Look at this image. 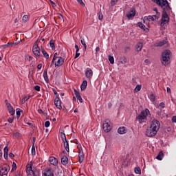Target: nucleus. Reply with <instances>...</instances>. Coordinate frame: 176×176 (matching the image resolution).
I'll list each match as a JSON object with an SVG mask.
<instances>
[{
	"mask_svg": "<svg viewBox=\"0 0 176 176\" xmlns=\"http://www.w3.org/2000/svg\"><path fill=\"white\" fill-rule=\"evenodd\" d=\"M64 64V59L61 56H58V58H56L54 66L56 67H61Z\"/></svg>",
	"mask_w": 176,
	"mask_h": 176,
	"instance_id": "9",
	"label": "nucleus"
},
{
	"mask_svg": "<svg viewBox=\"0 0 176 176\" xmlns=\"http://www.w3.org/2000/svg\"><path fill=\"white\" fill-rule=\"evenodd\" d=\"M27 20H28V16L24 15L22 18V21H23V23H27Z\"/></svg>",
	"mask_w": 176,
	"mask_h": 176,
	"instance_id": "44",
	"label": "nucleus"
},
{
	"mask_svg": "<svg viewBox=\"0 0 176 176\" xmlns=\"http://www.w3.org/2000/svg\"><path fill=\"white\" fill-rule=\"evenodd\" d=\"M8 122L10 123H13V118H8Z\"/></svg>",
	"mask_w": 176,
	"mask_h": 176,
	"instance_id": "64",
	"label": "nucleus"
},
{
	"mask_svg": "<svg viewBox=\"0 0 176 176\" xmlns=\"http://www.w3.org/2000/svg\"><path fill=\"white\" fill-rule=\"evenodd\" d=\"M33 174V176H39V174L38 173V172L35 173L34 171L32 172Z\"/></svg>",
	"mask_w": 176,
	"mask_h": 176,
	"instance_id": "60",
	"label": "nucleus"
},
{
	"mask_svg": "<svg viewBox=\"0 0 176 176\" xmlns=\"http://www.w3.org/2000/svg\"><path fill=\"white\" fill-rule=\"evenodd\" d=\"M120 61L121 64H126L127 63V58L126 57L123 56L120 58Z\"/></svg>",
	"mask_w": 176,
	"mask_h": 176,
	"instance_id": "31",
	"label": "nucleus"
},
{
	"mask_svg": "<svg viewBox=\"0 0 176 176\" xmlns=\"http://www.w3.org/2000/svg\"><path fill=\"white\" fill-rule=\"evenodd\" d=\"M104 18V16L102 15V14H100L98 16V19L99 20H102V19Z\"/></svg>",
	"mask_w": 176,
	"mask_h": 176,
	"instance_id": "57",
	"label": "nucleus"
},
{
	"mask_svg": "<svg viewBox=\"0 0 176 176\" xmlns=\"http://www.w3.org/2000/svg\"><path fill=\"white\" fill-rule=\"evenodd\" d=\"M118 133L119 134H126V127L124 126L120 127L118 129Z\"/></svg>",
	"mask_w": 176,
	"mask_h": 176,
	"instance_id": "23",
	"label": "nucleus"
},
{
	"mask_svg": "<svg viewBox=\"0 0 176 176\" xmlns=\"http://www.w3.org/2000/svg\"><path fill=\"white\" fill-rule=\"evenodd\" d=\"M157 115H158L159 118L163 119V118H164V111H163V109H160V111L157 112Z\"/></svg>",
	"mask_w": 176,
	"mask_h": 176,
	"instance_id": "25",
	"label": "nucleus"
},
{
	"mask_svg": "<svg viewBox=\"0 0 176 176\" xmlns=\"http://www.w3.org/2000/svg\"><path fill=\"white\" fill-rule=\"evenodd\" d=\"M160 129V122L157 120H153L151 126L146 131V137H155Z\"/></svg>",
	"mask_w": 176,
	"mask_h": 176,
	"instance_id": "1",
	"label": "nucleus"
},
{
	"mask_svg": "<svg viewBox=\"0 0 176 176\" xmlns=\"http://www.w3.org/2000/svg\"><path fill=\"white\" fill-rule=\"evenodd\" d=\"M76 98L80 101V102H83V99H82V96H80V95L77 96Z\"/></svg>",
	"mask_w": 176,
	"mask_h": 176,
	"instance_id": "49",
	"label": "nucleus"
},
{
	"mask_svg": "<svg viewBox=\"0 0 176 176\" xmlns=\"http://www.w3.org/2000/svg\"><path fill=\"white\" fill-rule=\"evenodd\" d=\"M166 91H167V93H171V89H170V87H167Z\"/></svg>",
	"mask_w": 176,
	"mask_h": 176,
	"instance_id": "63",
	"label": "nucleus"
},
{
	"mask_svg": "<svg viewBox=\"0 0 176 176\" xmlns=\"http://www.w3.org/2000/svg\"><path fill=\"white\" fill-rule=\"evenodd\" d=\"M154 1L163 9V12H170L171 10V8L167 0H154Z\"/></svg>",
	"mask_w": 176,
	"mask_h": 176,
	"instance_id": "3",
	"label": "nucleus"
},
{
	"mask_svg": "<svg viewBox=\"0 0 176 176\" xmlns=\"http://www.w3.org/2000/svg\"><path fill=\"white\" fill-rule=\"evenodd\" d=\"M9 157H10V159H13V157H14V154L13 153H10Z\"/></svg>",
	"mask_w": 176,
	"mask_h": 176,
	"instance_id": "55",
	"label": "nucleus"
},
{
	"mask_svg": "<svg viewBox=\"0 0 176 176\" xmlns=\"http://www.w3.org/2000/svg\"><path fill=\"white\" fill-rule=\"evenodd\" d=\"M49 162L52 166H57V164H58V160L54 157H50L49 158Z\"/></svg>",
	"mask_w": 176,
	"mask_h": 176,
	"instance_id": "13",
	"label": "nucleus"
},
{
	"mask_svg": "<svg viewBox=\"0 0 176 176\" xmlns=\"http://www.w3.org/2000/svg\"><path fill=\"white\" fill-rule=\"evenodd\" d=\"M141 87H142L141 85H136V87H135V89H134V91L135 93H138V91H140V90H141Z\"/></svg>",
	"mask_w": 176,
	"mask_h": 176,
	"instance_id": "37",
	"label": "nucleus"
},
{
	"mask_svg": "<svg viewBox=\"0 0 176 176\" xmlns=\"http://www.w3.org/2000/svg\"><path fill=\"white\" fill-rule=\"evenodd\" d=\"M41 52H42L43 56L45 58H47V59L49 58V54H47V52H46V50L41 49Z\"/></svg>",
	"mask_w": 176,
	"mask_h": 176,
	"instance_id": "30",
	"label": "nucleus"
},
{
	"mask_svg": "<svg viewBox=\"0 0 176 176\" xmlns=\"http://www.w3.org/2000/svg\"><path fill=\"white\" fill-rule=\"evenodd\" d=\"M60 138L62 139V141L63 142H65V141H67V137L65 136V133H60Z\"/></svg>",
	"mask_w": 176,
	"mask_h": 176,
	"instance_id": "33",
	"label": "nucleus"
},
{
	"mask_svg": "<svg viewBox=\"0 0 176 176\" xmlns=\"http://www.w3.org/2000/svg\"><path fill=\"white\" fill-rule=\"evenodd\" d=\"M6 105H7L8 109L13 107L12 106V104L10 103H9V102H6Z\"/></svg>",
	"mask_w": 176,
	"mask_h": 176,
	"instance_id": "53",
	"label": "nucleus"
},
{
	"mask_svg": "<svg viewBox=\"0 0 176 176\" xmlns=\"http://www.w3.org/2000/svg\"><path fill=\"white\" fill-rule=\"evenodd\" d=\"M85 76L86 78H87V79H91V78L93 77V70L91 69H88L85 72Z\"/></svg>",
	"mask_w": 176,
	"mask_h": 176,
	"instance_id": "14",
	"label": "nucleus"
},
{
	"mask_svg": "<svg viewBox=\"0 0 176 176\" xmlns=\"http://www.w3.org/2000/svg\"><path fill=\"white\" fill-rule=\"evenodd\" d=\"M159 107H160V108H164L166 107V104H164V102H162L160 103Z\"/></svg>",
	"mask_w": 176,
	"mask_h": 176,
	"instance_id": "50",
	"label": "nucleus"
},
{
	"mask_svg": "<svg viewBox=\"0 0 176 176\" xmlns=\"http://www.w3.org/2000/svg\"><path fill=\"white\" fill-rule=\"evenodd\" d=\"M147 116H151V111H149V109H145V110L141 111L137 118L139 123H144L146 120Z\"/></svg>",
	"mask_w": 176,
	"mask_h": 176,
	"instance_id": "4",
	"label": "nucleus"
},
{
	"mask_svg": "<svg viewBox=\"0 0 176 176\" xmlns=\"http://www.w3.org/2000/svg\"><path fill=\"white\" fill-rule=\"evenodd\" d=\"M26 171L28 173H30V171H32V173H34V170H32V162H30L28 164V166H26Z\"/></svg>",
	"mask_w": 176,
	"mask_h": 176,
	"instance_id": "24",
	"label": "nucleus"
},
{
	"mask_svg": "<svg viewBox=\"0 0 176 176\" xmlns=\"http://www.w3.org/2000/svg\"><path fill=\"white\" fill-rule=\"evenodd\" d=\"M54 105L56 107V108H58V109H61L63 108V106H61V100H60V97L55 98Z\"/></svg>",
	"mask_w": 176,
	"mask_h": 176,
	"instance_id": "10",
	"label": "nucleus"
},
{
	"mask_svg": "<svg viewBox=\"0 0 176 176\" xmlns=\"http://www.w3.org/2000/svg\"><path fill=\"white\" fill-rule=\"evenodd\" d=\"M168 11H163L162 16L161 19V25H164V24H168V21H170V18L168 17V14H167Z\"/></svg>",
	"mask_w": 176,
	"mask_h": 176,
	"instance_id": "6",
	"label": "nucleus"
},
{
	"mask_svg": "<svg viewBox=\"0 0 176 176\" xmlns=\"http://www.w3.org/2000/svg\"><path fill=\"white\" fill-rule=\"evenodd\" d=\"M75 49H76V52H79V46H78V45H75Z\"/></svg>",
	"mask_w": 176,
	"mask_h": 176,
	"instance_id": "58",
	"label": "nucleus"
},
{
	"mask_svg": "<svg viewBox=\"0 0 176 176\" xmlns=\"http://www.w3.org/2000/svg\"><path fill=\"white\" fill-rule=\"evenodd\" d=\"M52 91H53L54 94L56 96V98H58L60 97L58 96V94L57 93V91L55 89H52Z\"/></svg>",
	"mask_w": 176,
	"mask_h": 176,
	"instance_id": "45",
	"label": "nucleus"
},
{
	"mask_svg": "<svg viewBox=\"0 0 176 176\" xmlns=\"http://www.w3.org/2000/svg\"><path fill=\"white\" fill-rule=\"evenodd\" d=\"M39 50L40 48L38 46V43L36 42L32 47V52L34 56H36L37 57H39V56H41V52Z\"/></svg>",
	"mask_w": 176,
	"mask_h": 176,
	"instance_id": "8",
	"label": "nucleus"
},
{
	"mask_svg": "<svg viewBox=\"0 0 176 176\" xmlns=\"http://www.w3.org/2000/svg\"><path fill=\"white\" fill-rule=\"evenodd\" d=\"M167 43V41L166 40H162L157 43H155V46L157 47H162V46H164Z\"/></svg>",
	"mask_w": 176,
	"mask_h": 176,
	"instance_id": "15",
	"label": "nucleus"
},
{
	"mask_svg": "<svg viewBox=\"0 0 176 176\" xmlns=\"http://www.w3.org/2000/svg\"><path fill=\"white\" fill-rule=\"evenodd\" d=\"M142 43H138L135 45L136 52H141L142 50Z\"/></svg>",
	"mask_w": 176,
	"mask_h": 176,
	"instance_id": "21",
	"label": "nucleus"
},
{
	"mask_svg": "<svg viewBox=\"0 0 176 176\" xmlns=\"http://www.w3.org/2000/svg\"><path fill=\"white\" fill-rule=\"evenodd\" d=\"M163 157H164V154L163 153V152L160 151L157 155L156 159H157V160H162Z\"/></svg>",
	"mask_w": 176,
	"mask_h": 176,
	"instance_id": "27",
	"label": "nucleus"
},
{
	"mask_svg": "<svg viewBox=\"0 0 176 176\" xmlns=\"http://www.w3.org/2000/svg\"><path fill=\"white\" fill-rule=\"evenodd\" d=\"M85 159V155H83V151L81 150L78 154V162L79 163H82Z\"/></svg>",
	"mask_w": 176,
	"mask_h": 176,
	"instance_id": "16",
	"label": "nucleus"
},
{
	"mask_svg": "<svg viewBox=\"0 0 176 176\" xmlns=\"http://www.w3.org/2000/svg\"><path fill=\"white\" fill-rule=\"evenodd\" d=\"M43 176H54V174L53 173V171H52L50 169H48L45 170Z\"/></svg>",
	"mask_w": 176,
	"mask_h": 176,
	"instance_id": "18",
	"label": "nucleus"
},
{
	"mask_svg": "<svg viewBox=\"0 0 176 176\" xmlns=\"http://www.w3.org/2000/svg\"><path fill=\"white\" fill-rule=\"evenodd\" d=\"M3 152H4V154H3V157H4V159H6V160H8V152H9V148H8V146H6L4 149H3Z\"/></svg>",
	"mask_w": 176,
	"mask_h": 176,
	"instance_id": "17",
	"label": "nucleus"
},
{
	"mask_svg": "<svg viewBox=\"0 0 176 176\" xmlns=\"http://www.w3.org/2000/svg\"><path fill=\"white\" fill-rule=\"evenodd\" d=\"M49 126H50V122L46 121L45 122V127L47 128V127H49Z\"/></svg>",
	"mask_w": 176,
	"mask_h": 176,
	"instance_id": "51",
	"label": "nucleus"
},
{
	"mask_svg": "<svg viewBox=\"0 0 176 176\" xmlns=\"http://www.w3.org/2000/svg\"><path fill=\"white\" fill-rule=\"evenodd\" d=\"M43 78L44 80H45L46 83H49V76H47V70H45L43 72Z\"/></svg>",
	"mask_w": 176,
	"mask_h": 176,
	"instance_id": "22",
	"label": "nucleus"
},
{
	"mask_svg": "<svg viewBox=\"0 0 176 176\" xmlns=\"http://www.w3.org/2000/svg\"><path fill=\"white\" fill-rule=\"evenodd\" d=\"M35 142L34 141L33 142V145H32V155H35L36 153V151H35Z\"/></svg>",
	"mask_w": 176,
	"mask_h": 176,
	"instance_id": "41",
	"label": "nucleus"
},
{
	"mask_svg": "<svg viewBox=\"0 0 176 176\" xmlns=\"http://www.w3.org/2000/svg\"><path fill=\"white\" fill-rule=\"evenodd\" d=\"M16 169H17V166L16 165V162H13L11 171H14V170H16Z\"/></svg>",
	"mask_w": 176,
	"mask_h": 176,
	"instance_id": "43",
	"label": "nucleus"
},
{
	"mask_svg": "<svg viewBox=\"0 0 176 176\" xmlns=\"http://www.w3.org/2000/svg\"><path fill=\"white\" fill-rule=\"evenodd\" d=\"M30 96H28V97L24 96L23 100H22V104H25V102L26 101H28V100H30Z\"/></svg>",
	"mask_w": 176,
	"mask_h": 176,
	"instance_id": "42",
	"label": "nucleus"
},
{
	"mask_svg": "<svg viewBox=\"0 0 176 176\" xmlns=\"http://www.w3.org/2000/svg\"><path fill=\"white\" fill-rule=\"evenodd\" d=\"M34 89L36 91H41V87L39 85H36L34 87Z\"/></svg>",
	"mask_w": 176,
	"mask_h": 176,
	"instance_id": "48",
	"label": "nucleus"
},
{
	"mask_svg": "<svg viewBox=\"0 0 176 176\" xmlns=\"http://www.w3.org/2000/svg\"><path fill=\"white\" fill-rule=\"evenodd\" d=\"M144 63L146 64V65H149V64H151V61L148 59H146Z\"/></svg>",
	"mask_w": 176,
	"mask_h": 176,
	"instance_id": "54",
	"label": "nucleus"
},
{
	"mask_svg": "<svg viewBox=\"0 0 176 176\" xmlns=\"http://www.w3.org/2000/svg\"><path fill=\"white\" fill-rule=\"evenodd\" d=\"M135 16V10L133 9L126 14V17L129 20H131Z\"/></svg>",
	"mask_w": 176,
	"mask_h": 176,
	"instance_id": "12",
	"label": "nucleus"
},
{
	"mask_svg": "<svg viewBox=\"0 0 176 176\" xmlns=\"http://www.w3.org/2000/svg\"><path fill=\"white\" fill-rule=\"evenodd\" d=\"M9 171H10V166H9L8 164H5L1 166L0 170V175H8Z\"/></svg>",
	"mask_w": 176,
	"mask_h": 176,
	"instance_id": "5",
	"label": "nucleus"
},
{
	"mask_svg": "<svg viewBox=\"0 0 176 176\" xmlns=\"http://www.w3.org/2000/svg\"><path fill=\"white\" fill-rule=\"evenodd\" d=\"M37 68H38V69H42V64H38V65H37Z\"/></svg>",
	"mask_w": 176,
	"mask_h": 176,
	"instance_id": "62",
	"label": "nucleus"
},
{
	"mask_svg": "<svg viewBox=\"0 0 176 176\" xmlns=\"http://www.w3.org/2000/svg\"><path fill=\"white\" fill-rule=\"evenodd\" d=\"M159 17H160V12H157L155 15H149L147 16H144V20H147V21H157L159 20Z\"/></svg>",
	"mask_w": 176,
	"mask_h": 176,
	"instance_id": "7",
	"label": "nucleus"
},
{
	"mask_svg": "<svg viewBox=\"0 0 176 176\" xmlns=\"http://www.w3.org/2000/svg\"><path fill=\"white\" fill-rule=\"evenodd\" d=\"M138 27H140V28H141L142 30H144V31H146V30H148L145 26V25L142 23V22H138Z\"/></svg>",
	"mask_w": 176,
	"mask_h": 176,
	"instance_id": "28",
	"label": "nucleus"
},
{
	"mask_svg": "<svg viewBox=\"0 0 176 176\" xmlns=\"http://www.w3.org/2000/svg\"><path fill=\"white\" fill-rule=\"evenodd\" d=\"M14 45H16V43H8L6 45H3L2 47H9V46H14Z\"/></svg>",
	"mask_w": 176,
	"mask_h": 176,
	"instance_id": "39",
	"label": "nucleus"
},
{
	"mask_svg": "<svg viewBox=\"0 0 176 176\" xmlns=\"http://www.w3.org/2000/svg\"><path fill=\"white\" fill-rule=\"evenodd\" d=\"M56 41L51 39L50 41V46L53 50H56V46L54 45Z\"/></svg>",
	"mask_w": 176,
	"mask_h": 176,
	"instance_id": "26",
	"label": "nucleus"
},
{
	"mask_svg": "<svg viewBox=\"0 0 176 176\" xmlns=\"http://www.w3.org/2000/svg\"><path fill=\"white\" fill-rule=\"evenodd\" d=\"M86 87H87V81L83 80L80 85V89L82 91H84V90H86Z\"/></svg>",
	"mask_w": 176,
	"mask_h": 176,
	"instance_id": "20",
	"label": "nucleus"
},
{
	"mask_svg": "<svg viewBox=\"0 0 176 176\" xmlns=\"http://www.w3.org/2000/svg\"><path fill=\"white\" fill-rule=\"evenodd\" d=\"M109 61L110 62L111 64L115 63V58H113V56L109 55Z\"/></svg>",
	"mask_w": 176,
	"mask_h": 176,
	"instance_id": "34",
	"label": "nucleus"
},
{
	"mask_svg": "<svg viewBox=\"0 0 176 176\" xmlns=\"http://www.w3.org/2000/svg\"><path fill=\"white\" fill-rule=\"evenodd\" d=\"M172 122H173V123H176V116H174L172 118Z\"/></svg>",
	"mask_w": 176,
	"mask_h": 176,
	"instance_id": "56",
	"label": "nucleus"
},
{
	"mask_svg": "<svg viewBox=\"0 0 176 176\" xmlns=\"http://www.w3.org/2000/svg\"><path fill=\"white\" fill-rule=\"evenodd\" d=\"M80 56V53L76 52L75 58H78V57H79Z\"/></svg>",
	"mask_w": 176,
	"mask_h": 176,
	"instance_id": "61",
	"label": "nucleus"
},
{
	"mask_svg": "<svg viewBox=\"0 0 176 176\" xmlns=\"http://www.w3.org/2000/svg\"><path fill=\"white\" fill-rule=\"evenodd\" d=\"M135 174H141V168L140 167L135 168Z\"/></svg>",
	"mask_w": 176,
	"mask_h": 176,
	"instance_id": "40",
	"label": "nucleus"
},
{
	"mask_svg": "<svg viewBox=\"0 0 176 176\" xmlns=\"http://www.w3.org/2000/svg\"><path fill=\"white\" fill-rule=\"evenodd\" d=\"M57 52L54 54L53 58L54 60H56V58H58Z\"/></svg>",
	"mask_w": 176,
	"mask_h": 176,
	"instance_id": "59",
	"label": "nucleus"
},
{
	"mask_svg": "<svg viewBox=\"0 0 176 176\" xmlns=\"http://www.w3.org/2000/svg\"><path fill=\"white\" fill-rule=\"evenodd\" d=\"M64 142V147L67 152H69V144H68V141H65Z\"/></svg>",
	"mask_w": 176,
	"mask_h": 176,
	"instance_id": "29",
	"label": "nucleus"
},
{
	"mask_svg": "<svg viewBox=\"0 0 176 176\" xmlns=\"http://www.w3.org/2000/svg\"><path fill=\"white\" fill-rule=\"evenodd\" d=\"M21 112H23V110L21 109H16V118L17 119H19V118H20L21 116Z\"/></svg>",
	"mask_w": 176,
	"mask_h": 176,
	"instance_id": "36",
	"label": "nucleus"
},
{
	"mask_svg": "<svg viewBox=\"0 0 176 176\" xmlns=\"http://www.w3.org/2000/svg\"><path fill=\"white\" fill-rule=\"evenodd\" d=\"M171 57V51L169 50H164L161 56V63L162 65H164L166 67V65H168L170 64V58Z\"/></svg>",
	"mask_w": 176,
	"mask_h": 176,
	"instance_id": "2",
	"label": "nucleus"
},
{
	"mask_svg": "<svg viewBox=\"0 0 176 176\" xmlns=\"http://www.w3.org/2000/svg\"><path fill=\"white\" fill-rule=\"evenodd\" d=\"M81 44L84 47L85 50L87 48V45H86V41H85V38H81L80 39Z\"/></svg>",
	"mask_w": 176,
	"mask_h": 176,
	"instance_id": "32",
	"label": "nucleus"
},
{
	"mask_svg": "<svg viewBox=\"0 0 176 176\" xmlns=\"http://www.w3.org/2000/svg\"><path fill=\"white\" fill-rule=\"evenodd\" d=\"M8 112L12 115V116H13V115L16 113V111L13 109V107H10V109H8Z\"/></svg>",
	"mask_w": 176,
	"mask_h": 176,
	"instance_id": "38",
	"label": "nucleus"
},
{
	"mask_svg": "<svg viewBox=\"0 0 176 176\" xmlns=\"http://www.w3.org/2000/svg\"><path fill=\"white\" fill-rule=\"evenodd\" d=\"M103 130L105 133H109L111 131V125L107 121L103 123Z\"/></svg>",
	"mask_w": 176,
	"mask_h": 176,
	"instance_id": "11",
	"label": "nucleus"
},
{
	"mask_svg": "<svg viewBox=\"0 0 176 176\" xmlns=\"http://www.w3.org/2000/svg\"><path fill=\"white\" fill-rule=\"evenodd\" d=\"M74 94H75L76 97H78L79 96H80L79 91H78L76 89H74Z\"/></svg>",
	"mask_w": 176,
	"mask_h": 176,
	"instance_id": "47",
	"label": "nucleus"
},
{
	"mask_svg": "<svg viewBox=\"0 0 176 176\" xmlns=\"http://www.w3.org/2000/svg\"><path fill=\"white\" fill-rule=\"evenodd\" d=\"M61 163L63 164V166H67L68 164V157L67 156H63L61 158Z\"/></svg>",
	"mask_w": 176,
	"mask_h": 176,
	"instance_id": "19",
	"label": "nucleus"
},
{
	"mask_svg": "<svg viewBox=\"0 0 176 176\" xmlns=\"http://www.w3.org/2000/svg\"><path fill=\"white\" fill-rule=\"evenodd\" d=\"M77 2H78L80 5H82V6H85V3H83L82 0H77Z\"/></svg>",
	"mask_w": 176,
	"mask_h": 176,
	"instance_id": "52",
	"label": "nucleus"
},
{
	"mask_svg": "<svg viewBox=\"0 0 176 176\" xmlns=\"http://www.w3.org/2000/svg\"><path fill=\"white\" fill-rule=\"evenodd\" d=\"M111 6H115L118 3V0H111Z\"/></svg>",
	"mask_w": 176,
	"mask_h": 176,
	"instance_id": "46",
	"label": "nucleus"
},
{
	"mask_svg": "<svg viewBox=\"0 0 176 176\" xmlns=\"http://www.w3.org/2000/svg\"><path fill=\"white\" fill-rule=\"evenodd\" d=\"M149 99L151 100V101H152V102H155V101L156 100V97L155 96V95L153 94H151L149 96Z\"/></svg>",
	"mask_w": 176,
	"mask_h": 176,
	"instance_id": "35",
	"label": "nucleus"
}]
</instances>
